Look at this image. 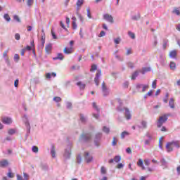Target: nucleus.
Listing matches in <instances>:
<instances>
[{
	"label": "nucleus",
	"mask_w": 180,
	"mask_h": 180,
	"mask_svg": "<svg viewBox=\"0 0 180 180\" xmlns=\"http://www.w3.org/2000/svg\"><path fill=\"white\" fill-rule=\"evenodd\" d=\"M13 59H14L15 63H19V60H20V57H19V54L15 53L14 55Z\"/></svg>",
	"instance_id": "2f4dec72"
},
{
	"label": "nucleus",
	"mask_w": 180,
	"mask_h": 180,
	"mask_svg": "<svg viewBox=\"0 0 180 180\" xmlns=\"http://www.w3.org/2000/svg\"><path fill=\"white\" fill-rule=\"evenodd\" d=\"M141 126L143 129H147V122L142 121L141 122Z\"/></svg>",
	"instance_id": "c03bdc74"
},
{
	"label": "nucleus",
	"mask_w": 180,
	"mask_h": 180,
	"mask_svg": "<svg viewBox=\"0 0 180 180\" xmlns=\"http://www.w3.org/2000/svg\"><path fill=\"white\" fill-rule=\"evenodd\" d=\"M72 29L75 30L77 27V22L75 21H72Z\"/></svg>",
	"instance_id": "4d7b16f0"
},
{
	"label": "nucleus",
	"mask_w": 180,
	"mask_h": 180,
	"mask_svg": "<svg viewBox=\"0 0 180 180\" xmlns=\"http://www.w3.org/2000/svg\"><path fill=\"white\" fill-rule=\"evenodd\" d=\"M116 144H117V139H116V137H113L112 138V146L113 147H115V146H116Z\"/></svg>",
	"instance_id": "ea45409f"
},
{
	"label": "nucleus",
	"mask_w": 180,
	"mask_h": 180,
	"mask_svg": "<svg viewBox=\"0 0 180 180\" xmlns=\"http://www.w3.org/2000/svg\"><path fill=\"white\" fill-rule=\"evenodd\" d=\"M170 70H172V71H175V70H176V64H175L174 62H170Z\"/></svg>",
	"instance_id": "393cba45"
},
{
	"label": "nucleus",
	"mask_w": 180,
	"mask_h": 180,
	"mask_svg": "<svg viewBox=\"0 0 180 180\" xmlns=\"http://www.w3.org/2000/svg\"><path fill=\"white\" fill-rule=\"evenodd\" d=\"M83 157L84 161H86L87 164H89L90 162H92V161H94V156H92V154H91V153L88 151L84 153Z\"/></svg>",
	"instance_id": "7ed1b4c3"
},
{
	"label": "nucleus",
	"mask_w": 180,
	"mask_h": 180,
	"mask_svg": "<svg viewBox=\"0 0 180 180\" xmlns=\"http://www.w3.org/2000/svg\"><path fill=\"white\" fill-rule=\"evenodd\" d=\"M24 180H29V174L27 173H23Z\"/></svg>",
	"instance_id": "603ef678"
},
{
	"label": "nucleus",
	"mask_w": 180,
	"mask_h": 180,
	"mask_svg": "<svg viewBox=\"0 0 180 180\" xmlns=\"http://www.w3.org/2000/svg\"><path fill=\"white\" fill-rule=\"evenodd\" d=\"M43 34L41 37V44L39 45L40 49L44 48V43H46V34H44V30H42Z\"/></svg>",
	"instance_id": "f8f14e48"
},
{
	"label": "nucleus",
	"mask_w": 180,
	"mask_h": 180,
	"mask_svg": "<svg viewBox=\"0 0 180 180\" xmlns=\"http://www.w3.org/2000/svg\"><path fill=\"white\" fill-rule=\"evenodd\" d=\"M93 108L96 110V112H98L97 114H93L94 117H95V119H99V108H98V105H96V103H93Z\"/></svg>",
	"instance_id": "4468645a"
},
{
	"label": "nucleus",
	"mask_w": 180,
	"mask_h": 180,
	"mask_svg": "<svg viewBox=\"0 0 180 180\" xmlns=\"http://www.w3.org/2000/svg\"><path fill=\"white\" fill-rule=\"evenodd\" d=\"M137 77H139V72L136 71L135 72H134L132 74L131 79L134 80V79H136V78H137Z\"/></svg>",
	"instance_id": "72a5a7b5"
},
{
	"label": "nucleus",
	"mask_w": 180,
	"mask_h": 180,
	"mask_svg": "<svg viewBox=\"0 0 180 180\" xmlns=\"http://www.w3.org/2000/svg\"><path fill=\"white\" fill-rule=\"evenodd\" d=\"M77 85L80 88V89H84L85 88V84H83L81 82H78Z\"/></svg>",
	"instance_id": "473e14b6"
},
{
	"label": "nucleus",
	"mask_w": 180,
	"mask_h": 180,
	"mask_svg": "<svg viewBox=\"0 0 180 180\" xmlns=\"http://www.w3.org/2000/svg\"><path fill=\"white\" fill-rule=\"evenodd\" d=\"M51 155L52 158H56V148H54V146H51Z\"/></svg>",
	"instance_id": "aec40b11"
},
{
	"label": "nucleus",
	"mask_w": 180,
	"mask_h": 180,
	"mask_svg": "<svg viewBox=\"0 0 180 180\" xmlns=\"http://www.w3.org/2000/svg\"><path fill=\"white\" fill-rule=\"evenodd\" d=\"M136 89H138V91H140V89H141V88H143V84H136Z\"/></svg>",
	"instance_id": "5fc2aeb1"
},
{
	"label": "nucleus",
	"mask_w": 180,
	"mask_h": 180,
	"mask_svg": "<svg viewBox=\"0 0 180 180\" xmlns=\"http://www.w3.org/2000/svg\"><path fill=\"white\" fill-rule=\"evenodd\" d=\"M4 18L5 20H6L7 22H11V17L9 16V14H4Z\"/></svg>",
	"instance_id": "e433bc0d"
},
{
	"label": "nucleus",
	"mask_w": 180,
	"mask_h": 180,
	"mask_svg": "<svg viewBox=\"0 0 180 180\" xmlns=\"http://www.w3.org/2000/svg\"><path fill=\"white\" fill-rule=\"evenodd\" d=\"M120 41H122V39H120V37L114 39V43L115 44H120Z\"/></svg>",
	"instance_id": "c9c22d12"
},
{
	"label": "nucleus",
	"mask_w": 180,
	"mask_h": 180,
	"mask_svg": "<svg viewBox=\"0 0 180 180\" xmlns=\"http://www.w3.org/2000/svg\"><path fill=\"white\" fill-rule=\"evenodd\" d=\"M152 88H153V89H155V88H157V79L153 82Z\"/></svg>",
	"instance_id": "de8ad7c7"
},
{
	"label": "nucleus",
	"mask_w": 180,
	"mask_h": 180,
	"mask_svg": "<svg viewBox=\"0 0 180 180\" xmlns=\"http://www.w3.org/2000/svg\"><path fill=\"white\" fill-rule=\"evenodd\" d=\"M174 147H176V148H180L179 141H172L170 142H167L166 144L167 152L171 153L174 151Z\"/></svg>",
	"instance_id": "f257e3e1"
},
{
	"label": "nucleus",
	"mask_w": 180,
	"mask_h": 180,
	"mask_svg": "<svg viewBox=\"0 0 180 180\" xmlns=\"http://www.w3.org/2000/svg\"><path fill=\"white\" fill-rule=\"evenodd\" d=\"M128 36H129V37H131L132 39H136V35L131 31L128 32Z\"/></svg>",
	"instance_id": "f704fd0d"
},
{
	"label": "nucleus",
	"mask_w": 180,
	"mask_h": 180,
	"mask_svg": "<svg viewBox=\"0 0 180 180\" xmlns=\"http://www.w3.org/2000/svg\"><path fill=\"white\" fill-rule=\"evenodd\" d=\"M1 122L2 123H4V124H12V122H13L12 120V118L10 117H3L1 118Z\"/></svg>",
	"instance_id": "9b49d317"
},
{
	"label": "nucleus",
	"mask_w": 180,
	"mask_h": 180,
	"mask_svg": "<svg viewBox=\"0 0 180 180\" xmlns=\"http://www.w3.org/2000/svg\"><path fill=\"white\" fill-rule=\"evenodd\" d=\"M162 137L159 140V148H160V150H162Z\"/></svg>",
	"instance_id": "37998d69"
},
{
	"label": "nucleus",
	"mask_w": 180,
	"mask_h": 180,
	"mask_svg": "<svg viewBox=\"0 0 180 180\" xmlns=\"http://www.w3.org/2000/svg\"><path fill=\"white\" fill-rule=\"evenodd\" d=\"M176 29L178 30V32H180V23L176 25Z\"/></svg>",
	"instance_id": "774afa93"
},
{
	"label": "nucleus",
	"mask_w": 180,
	"mask_h": 180,
	"mask_svg": "<svg viewBox=\"0 0 180 180\" xmlns=\"http://www.w3.org/2000/svg\"><path fill=\"white\" fill-rule=\"evenodd\" d=\"M123 167H124V165H123V163H119L117 166V168L118 169H121V168H123Z\"/></svg>",
	"instance_id": "e2e57ef3"
},
{
	"label": "nucleus",
	"mask_w": 180,
	"mask_h": 180,
	"mask_svg": "<svg viewBox=\"0 0 180 180\" xmlns=\"http://www.w3.org/2000/svg\"><path fill=\"white\" fill-rule=\"evenodd\" d=\"M101 90L103 96H108V95H109V89H108V86H106V84L105 83V82H103L101 84Z\"/></svg>",
	"instance_id": "6e6552de"
},
{
	"label": "nucleus",
	"mask_w": 180,
	"mask_h": 180,
	"mask_svg": "<svg viewBox=\"0 0 180 180\" xmlns=\"http://www.w3.org/2000/svg\"><path fill=\"white\" fill-rule=\"evenodd\" d=\"M54 102H56V103H58V102H61V98L58 96L54 97L53 99Z\"/></svg>",
	"instance_id": "a19ab883"
},
{
	"label": "nucleus",
	"mask_w": 180,
	"mask_h": 180,
	"mask_svg": "<svg viewBox=\"0 0 180 180\" xmlns=\"http://www.w3.org/2000/svg\"><path fill=\"white\" fill-rule=\"evenodd\" d=\"M76 5L77 8H81L84 5V0H77Z\"/></svg>",
	"instance_id": "c756f323"
},
{
	"label": "nucleus",
	"mask_w": 180,
	"mask_h": 180,
	"mask_svg": "<svg viewBox=\"0 0 180 180\" xmlns=\"http://www.w3.org/2000/svg\"><path fill=\"white\" fill-rule=\"evenodd\" d=\"M121 160H122V157L120 155H116L114 158V162H120Z\"/></svg>",
	"instance_id": "7c9ffc66"
},
{
	"label": "nucleus",
	"mask_w": 180,
	"mask_h": 180,
	"mask_svg": "<svg viewBox=\"0 0 180 180\" xmlns=\"http://www.w3.org/2000/svg\"><path fill=\"white\" fill-rule=\"evenodd\" d=\"M81 162H82V158L80 156V155H79L77 157V163L81 164Z\"/></svg>",
	"instance_id": "58836bf2"
},
{
	"label": "nucleus",
	"mask_w": 180,
	"mask_h": 180,
	"mask_svg": "<svg viewBox=\"0 0 180 180\" xmlns=\"http://www.w3.org/2000/svg\"><path fill=\"white\" fill-rule=\"evenodd\" d=\"M129 135H130V133H129L128 131H124L121 134V139L123 140V139H124L125 137H127V136H129Z\"/></svg>",
	"instance_id": "cd10ccee"
},
{
	"label": "nucleus",
	"mask_w": 180,
	"mask_h": 180,
	"mask_svg": "<svg viewBox=\"0 0 180 180\" xmlns=\"http://www.w3.org/2000/svg\"><path fill=\"white\" fill-rule=\"evenodd\" d=\"M106 34V32L105 31H101L98 35V37H103Z\"/></svg>",
	"instance_id": "680f3d73"
},
{
	"label": "nucleus",
	"mask_w": 180,
	"mask_h": 180,
	"mask_svg": "<svg viewBox=\"0 0 180 180\" xmlns=\"http://www.w3.org/2000/svg\"><path fill=\"white\" fill-rule=\"evenodd\" d=\"M13 19H14V20H16V22H18V23H20V18H19L18 15H15L13 16Z\"/></svg>",
	"instance_id": "79ce46f5"
},
{
	"label": "nucleus",
	"mask_w": 180,
	"mask_h": 180,
	"mask_svg": "<svg viewBox=\"0 0 180 180\" xmlns=\"http://www.w3.org/2000/svg\"><path fill=\"white\" fill-rule=\"evenodd\" d=\"M15 132H16V131H15V129H9L8 131V134H10V135L15 134Z\"/></svg>",
	"instance_id": "09e8293b"
},
{
	"label": "nucleus",
	"mask_w": 180,
	"mask_h": 180,
	"mask_svg": "<svg viewBox=\"0 0 180 180\" xmlns=\"http://www.w3.org/2000/svg\"><path fill=\"white\" fill-rule=\"evenodd\" d=\"M102 131H103V133H105V134H109V133H110V128L104 126L103 127Z\"/></svg>",
	"instance_id": "412c9836"
},
{
	"label": "nucleus",
	"mask_w": 180,
	"mask_h": 180,
	"mask_svg": "<svg viewBox=\"0 0 180 180\" xmlns=\"http://www.w3.org/2000/svg\"><path fill=\"white\" fill-rule=\"evenodd\" d=\"M144 164L146 165V167L150 166V160L148 159L144 160Z\"/></svg>",
	"instance_id": "864d4df0"
},
{
	"label": "nucleus",
	"mask_w": 180,
	"mask_h": 180,
	"mask_svg": "<svg viewBox=\"0 0 180 180\" xmlns=\"http://www.w3.org/2000/svg\"><path fill=\"white\" fill-rule=\"evenodd\" d=\"M150 71H151V68H143L141 70H140V72L144 75L146 72H148Z\"/></svg>",
	"instance_id": "5701e85b"
},
{
	"label": "nucleus",
	"mask_w": 180,
	"mask_h": 180,
	"mask_svg": "<svg viewBox=\"0 0 180 180\" xmlns=\"http://www.w3.org/2000/svg\"><path fill=\"white\" fill-rule=\"evenodd\" d=\"M128 67L129 68H134V64L131 62L128 63Z\"/></svg>",
	"instance_id": "338daca9"
},
{
	"label": "nucleus",
	"mask_w": 180,
	"mask_h": 180,
	"mask_svg": "<svg viewBox=\"0 0 180 180\" xmlns=\"http://www.w3.org/2000/svg\"><path fill=\"white\" fill-rule=\"evenodd\" d=\"M87 16L89 19H91L92 18V15H91V11L89 8H87Z\"/></svg>",
	"instance_id": "13d9d810"
},
{
	"label": "nucleus",
	"mask_w": 180,
	"mask_h": 180,
	"mask_svg": "<svg viewBox=\"0 0 180 180\" xmlns=\"http://www.w3.org/2000/svg\"><path fill=\"white\" fill-rule=\"evenodd\" d=\"M65 160H70L71 158V147L68 146L63 154Z\"/></svg>",
	"instance_id": "9d476101"
},
{
	"label": "nucleus",
	"mask_w": 180,
	"mask_h": 180,
	"mask_svg": "<svg viewBox=\"0 0 180 180\" xmlns=\"http://www.w3.org/2000/svg\"><path fill=\"white\" fill-rule=\"evenodd\" d=\"M22 120L25 122L27 129V133H30V123H29V120H27V115H24Z\"/></svg>",
	"instance_id": "1a4fd4ad"
},
{
	"label": "nucleus",
	"mask_w": 180,
	"mask_h": 180,
	"mask_svg": "<svg viewBox=\"0 0 180 180\" xmlns=\"http://www.w3.org/2000/svg\"><path fill=\"white\" fill-rule=\"evenodd\" d=\"M72 106V104L70 102L66 103L67 109H71Z\"/></svg>",
	"instance_id": "6e6d98bb"
},
{
	"label": "nucleus",
	"mask_w": 180,
	"mask_h": 180,
	"mask_svg": "<svg viewBox=\"0 0 180 180\" xmlns=\"http://www.w3.org/2000/svg\"><path fill=\"white\" fill-rule=\"evenodd\" d=\"M108 172V170L106 169V167L104 166H102L101 168V174L102 175H105V174Z\"/></svg>",
	"instance_id": "c85d7f7f"
},
{
	"label": "nucleus",
	"mask_w": 180,
	"mask_h": 180,
	"mask_svg": "<svg viewBox=\"0 0 180 180\" xmlns=\"http://www.w3.org/2000/svg\"><path fill=\"white\" fill-rule=\"evenodd\" d=\"M169 106L171 108V109H174L175 108V104H174V98H170L169 101Z\"/></svg>",
	"instance_id": "6ab92c4d"
},
{
	"label": "nucleus",
	"mask_w": 180,
	"mask_h": 180,
	"mask_svg": "<svg viewBox=\"0 0 180 180\" xmlns=\"http://www.w3.org/2000/svg\"><path fill=\"white\" fill-rule=\"evenodd\" d=\"M167 120H168V117L167 116V115L160 116L157 122L158 127V128L161 127V126H162V124H164V123H165V122H167Z\"/></svg>",
	"instance_id": "20e7f679"
},
{
	"label": "nucleus",
	"mask_w": 180,
	"mask_h": 180,
	"mask_svg": "<svg viewBox=\"0 0 180 180\" xmlns=\"http://www.w3.org/2000/svg\"><path fill=\"white\" fill-rule=\"evenodd\" d=\"M160 162L163 167H167V161L165 160V159H162L160 160Z\"/></svg>",
	"instance_id": "a18cd8bd"
},
{
	"label": "nucleus",
	"mask_w": 180,
	"mask_h": 180,
	"mask_svg": "<svg viewBox=\"0 0 180 180\" xmlns=\"http://www.w3.org/2000/svg\"><path fill=\"white\" fill-rule=\"evenodd\" d=\"M146 89H148V85L143 84L142 85V92H144Z\"/></svg>",
	"instance_id": "8fccbe9b"
},
{
	"label": "nucleus",
	"mask_w": 180,
	"mask_h": 180,
	"mask_svg": "<svg viewBox=\"0 0 180 180\" xmlns=\"http://www.w3.org/2000/svg\"><path fill=\"white\" fill-rule=\"evenodd\" d=\"M27 4L28 6H32V5H33V0H27Z\"/></svg>",
	"instance_id": "69168bd1"
},
{
	"label": "nucleus",
	"mask_w": 180,
	"mask_h": 180,
	"mask_svg": "<svg viewBox=\"0 0 180 180\" xmlns=\"http://www.w3.org/2000/svg\"><path fill=\"white\" fill-rule=\"evenodd\" d=\"M32 151L33 153H39V148H37V146H33Z\"/></svg>",
	"instance_id": "3c124183"
},
{
	"label": "nucleus",
	"mask_w": 180,
	"mask_h": 180,
	"mask_svg": "<svg viewBox=\"0 0 180 180\" xmlns=\"http://www.w3.org/2000/svg\"><path fill=\"white\" fill-rule=\"evenodd\" d=\"M117 109L118 112H125L124 115L127 120H130V119H131V114L130 113L129 108L120 105Z\"/></svg>",
	"instance_id": "f03ea898"
},
{
	"label": "nucleus",
	"mask_w": 180,
	"mask_h": 180,
	"mask_svg": "<svg viewBox=\"0 0 180 180\" xmlns=\"http://www.w3.org/2000/svg\"><path fill=\"white\" fill-rule=\"evenodd\" d=\"M87 118L84 114H80V121L82 123H86Z\"/></svg>",
	"instance_id": "bb28decb"
},
{
	"label": "nucleus",
	"mask_w": 180,
	"mask_h": 180,
	"mask_svg": "<svg viewBox=\"0 0 180 180\" xmlns=\"http://www.w3.org/2000/svg\"><path fill=\"white\" fill-rule=\"evenodd\" d=\"M53 60H64V55L63 53H58L57 57L53 58Z\"/></svg>",
	"instance_id": "a878e982"
},
{
	"label": "nucleus",
	"mask_w": 180,
	"mask_h": 180,
	"mask_svg": "<svg viewBox=\"0 0 180 180\" xmlns=\"http://www.w3.org/2000/svg\"><path fill=\"white\" fill-rule=\"evenodd\" d=\"M15 40H20V34H19L18 33H16L15 34Z\"/></svg>",
	"instance_id": "0e129e2a"
},
{
	"label": "nucleus",
	"mask_w": 180,
	"mask_h": 180,
	"mask_svg": "<svg viewBox=\"0 0 180 180\" xmlns=\"http://www.w3.org/2000/svg\"><path fill=\"white\" fill-rule=\"evenodd\" d=\"M52 49H53V45H51V44H49L45 47L46 52L48 54H50V51H51Z\"/></svg>",
	"instance_id": "f3484780"
},
{
	"label": "nucleus",
	"mask_w": 180,
	"mask_h": 180,
	"mask_svg": "<svg viewBox=\"0 0 180 180\" xmlns=\"http://www.w3.org/2000/svg\"><path fill=\"white\" fill-rule=\"evenodd\" d=\"M3 57L4 58H8V51H5L4 53H3Z\"/></svg>",
	"instance_id": "052dcab7"
},
{
	"label": "nucleus",
	"mask_w": 180,
	"mask_h": 180,
	"mask_svg": "<svg viewBox=\"0 0 180 180\" xmlns=\"http://www.w3.org/2000/svg\"><path fill=\"white\" fill-rule=\"evenodd\" d=\"M41 168L44 171H46V170L49 169V166H47V165H46V164H41Z\"/></svg>",
	"instance_id": "4c0bfd02"
},
{
	"label": "nucleus",
	"mask_w": 180,
	"mask_h": 180,
	"mask_svg": "<svg viewBox=\"0 0 180 180\" xmlns=\"http://www.w3.org/2000/svg\"><path fill=\"white\" fill-rule=\"evenodd\" d=\"M102 139V133H97L94 137V144L96 147L101 146V140Z\"/></svg>",
	"instance_id": "423d86ee"
},
{
	"label": "nucleus",
	"mask_w": 180,
	"mask_h": 180,
	"mask_svg": "<svg viewBox=\"0 0 180 180\" xmlns=\"http://www.w3.org/2000/svg\"><path fill=\"white\" fill-rule=\"evenodd\" d=\"M91 139H92V135L91 134H82L79 141H81V143H86V141H89Z\"/></svg>",
	"instance_id": "39448f33"
},
{
	"label": "nucleus",
	"mask_w": 180,
	"mask_h": 180,
	"mask_svg": "<svg viewBox=\"0 0 180 180\" xmlns=\"http://www.w3.org/2000/svg\"><path fill=\"white\" fill-rule=\"evenodd\" d=\"M96 69H97V66H96V65H93L92 66H91V70H90V71H96Z\"/></svg>",
	"instance_id": "bf43d9fd"
},
{
	"label": "nucleus",
	"mask_w": 180,
	"mask_h": 180,
	"mask_svg": "<svg viewBox=\"0 0 180 180\" xmlns=\"http://www.w3.org/2000/svg\"><path fill=\"white\" fill-rule=\"evenodd\" d=\"M140 18H141V15L138 13L137 14H135L131 16L132 20H140Z\"/></svg>",
	"instance_id": "a211bd4d"
},
{
	"label": "nucleus",
	"mask_w": 180,
	"mask_h": 180,
	"mask_svg": "<svg viewBox=\"0 0 180 180\" xmlns=\"http://www.w3.org/2000/svg\"><path fill=\"white\" fill-rule=\"evenodd\" d=\"M170 58H176V51L174 50L169 52V54Z\"/></svg>",
	"instance_id": "4be33fe9"
},
{
	"label": "nucleus",
	"mask_w": 180,
	"mask_h": 180,
	"mask_svg": "<svg viewBox=\"0 0 180 180\" xmlns=\"http://www.w3.org/2000/svg\"><path fill=\"white\" fill-rule=\"evenodd\" d=\"M137 165H138V167H140V168H141V169H143V170L146 169V167H144V165L143 163V160L139 159Z\"/></svg>",
	"instance_id": "dca6fc26"
},
{
	"label": "nucleus",
	"mask_w": 180,
	"mask_h": 180,
	"mask_svg": "<svg viewBox=\"0 0 180 180\" xmlns=\"http://www.w3.org/2000/svg\"><path fill=\"white\" fill-rule=\"evenodd\" d=\"M51 35L53 39H54L55 40H57V35H56V33L54 32L53 30H51Z\"/></svg>",
	"instance_id": "49530a36"
},
{
	"label": "nucleus",
	"mask_w": 180,
	"mask_h": 180,
	"mask_svg": "<svg viewBox=\"0 0 180 180\" xmlns=\"http://www.w3.org/2000/svg\"><path fill=\"white\" fill-rule=\"evenodd\" d=\"M101 75H102V71H101V70H98L96 74V77L94 78V82H95L96 86H98V85H99V81H101Z\"/></svg>",
	"instance_id": "0eeeda50"
},
{
	"label": "nucleus",
	"mask_w": 180,
	"mask_h": 180,
	"mask_svg": "<svg viewBox=\"0 0 180 180\" xmlns=\"http://www.w3.org/2000/svg\"><path fill=\"white\" fill-rule=\"evenodd\" d=\"M8 164V160H6L0 161V167H1V168L4 167H7Z\"/></svg>",
	"instance_id": "b1692460"
},
{
	"label": "nucleus",
	"mask_w": 180,
	"mask_h": 180,
	"mask_svg": "<svg viewBox=\"0 0 180 180\" xmlns=\"http://www.w3.org/2000/svg\"><path fill=\"white\" fill-rule=\"evenodd\" d=\"M63 52L65 54H72V53H74V49L72 47L70 48H65L63 50Z\"/></svg>",
	"instance_id": "2eb2a0df"
},
{
	"label": "nucleus",
	"mask_w": 180,
	"mask_h": 180,
	"mask_svg": "<svg viewBox=\"0 0 180 180\" xmlns=\"http://www.w3.org/2000/svg\"><path fill=\"white\" fill-rule=\"evenodd\" d=\"M103 19L105 20H107V22H109L110 23H113V17L112 15H109L108 13L103 15Z\"/></svg>",
	"instance_id": "ddd939ff"
}]
</instances>
